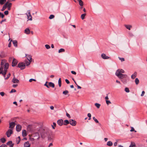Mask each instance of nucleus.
I'll use <instances>...</instances> for the list:
<instances>
[{"label":"nucleus","mask_w":147,"mask_h":147,"mask_svg":"<svg viewBox=\"0 0 147 147\" xmlns=\"http://www.w3.org/2000/svg\"><path fill=\"white\" fill-rule=\"evenodd\" d=\"M106 102L107 105H109V104L111 103V102L108 100H106Z\"/></svg>","instance_id":"obj_51"},{"label":"nucleus","mask_w":147,"mask_h":147,"mask_svg":"<svg viewBox=\"0 0 147 147\" xmlns=\"http://www.w3.org/2000/svg\"><path fill=\"white\" fill-rule=\"evenodd\" d=\"M57 123L58 125L61 126L63 124V120L60 119L58 120L57 121Z\"/></svg>","instance_id":"obj_16"},{"label":"nucleus","mask_w":147,"mask_h":147,"mask_svg":"<svg viewBox=\"0 0 147 147\" xmlns=\"http://www.w3.org/2000/svg\"><path fill=\"white\" fill-rule=\"evenodd\" d=\"M49 86L50 87H52L53 88H54L55 87L54 84L52 82H49Z\"/></svg>","instance_id":"obj_24"},{"label":"nucleus","mask_w":147,"mask_h":147,"mask_svg":"<svg viewBox=\"0 0 147 147\" xmlns=\"http://www.w3.org/2000/svg\"><path fill=\"white\" fill-rule=\"evenodd\" d=\"M55 17V16L53 15H51L49 17V18L50 19H51Z\"/></svg>","instance_id":"obj_40"},{"label":"nucleus","mask_w":147,"mask_h":147,"mask_svg":"<svg viewBox=\"0 0 147 147\" xmlns=\"http://www.w3.org/2000/svg\"><path fill=\"white\" fill-rule=\"evenodd\" d=\"M69 123H70L69 121L68 120H65L64 121L63 124L64 125H67L68 124H69Z\"/></svg>","instance_id":"obj_25"},{"label":"nucleus","mask_w":147,"mask_h":147,"mask_svg":"<svg viewBox=\"0 0 147 147\" xmlns=\"http://www.w3.org/2000/svg\"><path fill=\"white\" fill-rule=\"evenodd\" d=\"M93 119L96 123H99L98 121L94 117H93Z\"/></svg>","instance_id":"obj_44"},{"label":"nucleus","mask_w":147,"mask_h":147,"mask_svg":"<svg viewBox=\"0 0 147 147\" xmlns=\"http://www.w3.org/2000/svg\"><path fill=\"white\" fill-rule=\"evenodd\" d=\"M12 82L13 83H19V81L17 78H15L14 76L12 80Z\"/></svg>","instance_id":"obj_13"},{"label":"nucleus","mask_w":147,"mask_h":147,"mask_svg":"<svg viewBox=\"0 0 147 147\" xmlns=\"http://www.w3.org/2000/svg\"><path fill=\"white\" fill-rule=\"evenodd\" d=\"M58 85L59 87L61 86V78H60L58 80Z\"/></svg>","instance_id":"obj_29"},{"label":"nucleus","mask_w":147,"mask_h":147,"mask_svg":"<svg viewBox=\"0 0 147 147\" xmlns=\"http://www.w3.org/2000/svg\"><path fill=\"white\" fill-rule=\"evenodd\" d=\"M124 84H126L129 81V78L126 74H121V76L118 77Z\"/></svg>","instance_id":"obj_2"},{"label":"nucleus","mask_w":147,"mask_h":147,"mask_svg":"<svg viewBox=\"0 0 147 147\" xmlns=\"http://www.w3.org/2000/svg\"><path fill=\"white\" fill-rule=\"evenodd\" d=\"M6 0H0V4L2 5L6 2Z\"/></svg>","instance_id":"obj_31"},{"label":"nucleus","mask_w":147,"mask_h":147,"mask_svg":"<svg viewBox=\"0 0 147 147\" xmlns=\"http://www.w3.org/2000/svg\"><path fill=\"white\" fill-rule=\"evenodd\" d=\"M69 92L67 90H65L63 92V93L65 95H66L67 93H68Z\"/></svg>","instance_id":"obj_38"},{"label":"nucleus","mask_w":147,"mask_h":147,"mask_svg":"<svg viewBox=\"0 0 147 147\" xmlns=\"http://www.w3.org/2000/svg\"><path fill=\"white\" fill-rule=\"evenodd\" d=\"M27 135V134L26 132V131L25 130H23L22 131V136L23 137H25Z\"/></svg>","instance_id":"obj_22"},{"label":"nucleus","mask_w":147,"mask_h":147,"mask_svg":"<svg viewBox=\"0 0 147 147\" xmlns=\"http://www.w3.org/2000/svg\"><path fill=\"white\" fill-rule=\"evenodd\" d=\"M26 56H27V58L28 61H32V56L30 55L26 54Z\"/></svg>","instance_id":"obj_20"},{"label":"nucleus","mask_w":147,"mask_h":147,"mask_svg":"<svg viewBox=\"0 0 147 147\" xmlns=\"http://www.w3.org/2000/svg\"><path fill=\"white\" fill-rule=\"evenodd\" d=\"M101 57L102 58L104 59H108L110 58L109 57L107 56L104 53H102L101 54Z\"/></svg>","instance_id":"obj_15"},{"label":"nucleus","mask_w":147,"mask_h":147,"mask_svg":"<svg viewBox=\"0 0 147 147\" xmlns=\"http://www.w3.org/2000/svg\"><path fill=\"white\" fill-rule=\"evenodd\" d=\"M22 128V127L21 125L18 124L16 125V129L17 131L19 132L21 130Z\"/></svg>","instance_id":"obj_11"},{"label":"nucleus","mask_w":147,"mask_h":147,"mask_svg":"<svg viewBox=\"0 0 147 147\" xmlns=\"http://www.w3.org/2000/svg\"><path fill=\"white\" fill-rule=\"evenodd\" d=\"M69 123L72 126H74L76 125V121L72 119H70L69 120Z\"/></svg>","instance_id":"obj_8"},{"label":"nucleus","mask_w":147,"mask_h":147,"mask_svg":"<svg viewBox=\"0 0 147 147\" xmlns=\"http://www.w3.org/2000/svg\"><path fill=\"white\" fill-rule=\"evenodd\" d=\"M13 131L11 129H9L6 133V135H7V137H9L11 135L13 134Z\"/></svg>","instance_id":"obj_6"},{"label":"nucleus","mask_w":147,"mask_h":147,"mask_svg":"<svg viewBox=\"0 0 147 147\" xmlns=\"http://www.w3.org/2000/svg\"><path fill=\"white\" fill-rule=\"evenodd\" d=\"M32 81H36V80L35 79H30L29 80V82H31Z\"/></svg>","instance_id":"obj_49"},{"label":"nucleus","mask_w":147,"mask_h":147,"mask_svg":"<svg viewBox=\"0 0 147 147\" xmlns=\"http://www.w3.org/2000/svg\"><path fill=\"white\" fill-rule=\"evenodd\" d=\"M25 33L27 34H28L30 33V30L28 28H26L25 29Z\"/></svg>","instance_id":"obj_26"},{"label":"nucleus","mask_w":147,"mask_h":147,"mask_svg":"<svg viewBox=\"0 0 147 147\" xmlns=\"http://www.w3.org/2000/svg\"><path fill=\"white\" fill-rule=\"evenodd\" d=\"M95 105L97 107V108H99L100 106V105L98 103H95Z\"/></svg>","instance_id":"obj_36"},{"label":"nucleus","mask_w":147,"mask_h":147,"mask_svg":"<svg viewBox=\"0 0 147 147\" xmlns=\"http://www.w3.org/2000/svg\"><path fill=\"white\" fill-rule=\"evenodd\" d=\"M0 95L3 96L4 95L5 93L3 92H0Z\"/></svg>","instance_id":"obj_53"},{"label":"nucleus","mask_w":147,"mask_h":147,"mask_svg":"<svg viewBox=\"0 0 147 147\" xmlns=\"http://www.w3.org/2000/svg\"><path fill=\"white\" fill-rule=\"evenodd\" d=\"M7 145L9 146V147H13V146L14 145V144L12 143V142L11 141H9L7 144Z\"/></svg>","instance_id":"obj_12"},{"label":"nucleus","mask_w":147,"mask_h":147,"mask_svg":"<svg viewBox=\"0 0 147 147\" xmlns=\"http://www.w3.org/2000/svg\"><path fill=\"white\" fill-rule=\"evenodd\" d=\"M24 147H30V144L27 141L24 143Z\"/></svg>","instance_id":"obj_18"},{"label":"nucleus","mask_w":147,"mask_h":147,"mask_svg":"<svg viewBox=\"0 0 147 147\" xmlns=\"http://www.w3.org/2000/svg\"><path fill=\"white\" fill-rule=\"evenodd\" d=\"M18 86V85L17 84H13L12 85L13 87L15 88H16V87H17Z\"/></svg>","instance_id":"obj_60"},{"label":"nucleus","mask_w":147,"mask_h":147,"mask_svg":"<svg viewBox=\"0 0 147 147\" xmlns=\"http://www.w3.org/2000/svg\"><path fill=\"white\" fill-rule=\"evenodd\" d=\"M16 141H17V144H18L20 141V139L19 140H18V139H16Z\"/></svg>","instance_id":"obj_58"},{"label":"nucleus","mask_w":147,"mask_h":147,"mask_svg":"<svg viewBox=\"0 0 147 147\" xmlns=\"http://www.w3.org/2000/svg\"><path fill=\"white\" fill-rule=\"evenodd\" d=\"M145 92L144 91H143L142 92V93L141 95V96H144V94H145Z\"/></svg>","instance_id":"obj_56"},{"label":"nucleus","mask_w":147,"mask_h":147,"mask_svg":"<svg viewBox=\"0 0 147 147\" xmlns=\"http://www.w3.org/2000/svg\"><path fill=\"white\" fill-rule=\"evenodd\" d=\"M87 116L89 118H91V115L90 113H88L87 114Z\"/></svg>","instance_id":"obj_63"},{"label":"nucleus","mask_w":147,"mask_h":147,"mask_svg":"<svg viewBox=\"0 0 147 147\" xmlns=\"http://www.w3.org/2000/svg\"><path fill=\"white\" fill-rule=\"evenodd\" d=\"M118 140H116V142L114 143V146H117V142H118Z\"/></svg>","instance_id":"obj_52"},{"label":"nucleus","mask_w":147,"mask_h":147,"mask_svg":"<svg viewBox=\"0 0 147 147\" xmlns=\"http://www.w3.org/2000/svg\"><path fill=\"white\" fill-rule=\"evenodd\" d=\"M65 51V50L64 49L61 48L59 50L58 52L59 53H60L61 52H64Z\"/></svg>","instance_id":"obj_37"},{"label":"nucleus","mask_w":147,"mask_h":147,"mask_svg":"<svg viewBox=\"0 0 147 147\" xmlns=\"http://www.w3.org/2000/svg\"><path fill=\"white\" fill-rule=\"evenodd\" d=\"M43 132L42 133H41V137L42 138H44L47 135V133L46 131H45L44 130H42Z\"/></svg>","instance_id":"obj_9"},{"label":"nucleus","mask_w":147,"mask_h":147,"mask_svg":"<svg viewBox=\"0 0 147 147\" xmlns=\"http://www.w3.org/2000/svg\"><path fill=\"white\" fill-rule=\"evenodd\" d=\"M125 27L129 30H130L131 28H132V26L131 25H125Z\"/></svg>","instance_id":"obj_27"},{"label":"nucleus","mask_w":147,"mask_h":147,"mask_svg":"<svg viewBox=\"0 0 147 147\" xmlns=\"http://www.w3.org/2000/svg\"><path fill=\"white\" fill-rule=\"evenodd\" d=\"M125 91L127 92H129V90L128 88H125Z\"/></svg>","instance_id":"obj_42"},{"label":"nucleus","mask_w":147,"mask_h":147,"mask_svg":"<svg viewBox=\"0 0 147 147\" xmlns=\"http://www.w3.org/2000/svg\"><path fill=\"white\" fill-rule=\"evenodd\" d=\"M137 73L136 72H135L134 73L131 75V77L132 79H134L135 77L137 76Z\"/></svg>","instance_id":"obj_21"},{"label":"nucleus","mask_w":147,"mask_h":147,"mask_svg":"<svg viewBox=\"0 0 147 147\" xmlns=\"http://www.w3.org/2000/svg\"><path fill=\"white\" fill-rule=\"evenodd\" d=\"M124 70L122 69H118L115 72V75L117 77H119L121 76V74H123L122 73H124Z\"/></svg>","instance_id":"obj_3"},{"label":"nucleus","mask_w":147,"mask_h":147,"mask_svg":"<svg viewBox=\"0 0 147 147\" xmlns=\"http://www.w3.org/2000/svg\"><path fill=\"white\" fill-rule=\"evenodd\" d=\"M54 138V135L52 134L51 135L49 136L48 137V139L49 140L51 141Z\"/></svg>","instance_id":"obj_19"},{"label":"nucleus","mask_w":147,"mask_h":147,"mask_svg":"<svg viewBox=\"0 0 147 147\" xmlns=\"http://www.w3.org/2000/svg\"><path fill=\"white\" fill-rule=\"evenodd\" d=\"M113 145V143L111 141H108L107 143V145L109 146H111Z\"/></svg>","instance_id":"obj_30"},{"label":"nucleus","mask_w":147,"mask_h":147,"mask_svg":"<svg viewBox=\"0 0 147 147\" xmlns=\"http://www.w3.org/2000/svg\"><path fill=\"white\" fill-rule=\"evenodd\" d=\"M11 3H8L7 5V7H11Z\"/></svg>","instance_id":"obj_55"},{"label":"nucleus","mask_w":147,"mask_h":147,"mask_svg":"<svg viewBox=\"0 0 147 147\" xmlns=\"http://www.w3.org/2000/svg\"><path fill=\"white\" fill-rule=\"evenodd\" d=\"M65 81L66 82L67 84H69L70 83L69 81L68 80H67V79H66L65 80Z\"/></svg>","instance_id":"obj_59"},{"label":"nucleus","mask_w":147,"mask_h":147,"mask_svg":"<svg viewBox=\"0 0 147 147\" xmlns=\"http://www.w3.org/2000/svg\"><path fill=\"white\" fill-rule=\"evenodd\" d=\"M118 58L119 59L121 60V61L122 62L124 61H125V59L124 58H121L119 57Z\"/></svg>","instance_id":"obj_48"},{"label":"nucleus","mask_w":147,"mask_h":147,"mask_svg":"<svg viewBox=\"0 0 147 147\" xmlns=\"http://www.w3.org/2000/svg\"><path fill=\"white\" fill-rule=\"evenodd\" d=\"M136 145L134 143L131 142L129 147H136Z\"/></svg>","instance_id":"obj_33"},{"label":"nucleus","mask_w":147,"mask_h":147,"mask_svg":"<svg viewBox=\"0 0 147 147\" xmlns=\"http://www.w3.org/2000/svg\"><path fill=\"white\" fill-rule=\"evenodd\" d=\"M48 83L47 82H46V83L45 84L44 86H46V87L48 88H49V85H48L47 84V83Z\"/></svg>","instance_id":"obj_47"},{"label":"nucleus","mask_w":147,"mask_h":147,"mask_svg":"<svg viewBox=\"0 0 147 147\" xmlns=\"http://www.w3.org/2000/svg\"><path fill=\"white\" fill-rule=\"evenodd\" d=\"M130 131L131 132H132V131H134L135 132H136V131H135V129H134V127H131V129L130 130Z\"/></svg>","instance_id":"obj_50"},{"label":"nucleus","mask_w":147,"mask_h":147,"mask_svg":"<svg viewBox=\"0 0 147 147\" xmlns=\"http://www.w3.org/2000/svg\"><path fill=\"white\" fill-rule=\"evenodd\" d=\"M0 147H7V145L5 144H3L0 146Z\"/></svg>","instance_id":"obj_57"},{"label":"nucleus","mask_w":147,"mask_h":147,"mask_svg":"<svg viewBox=\"0 0 147 147\" xmlns=\"http://www.w3.org/2000/svg\"><path fill=\"white\" fill-rule=\"evenodd\" d=\"M9 67V63H6V61L5 60H2L0 67V74H2L4 77H5V75L7 73V70Z\"/></svg>","instance_id":"obj_1"},{"label":"nucleus","mask_w":147,"mask_h":147,"mask_svg":"<svg viewBox=\"0 0 147 147\" xmlns=\"http://www.w3.org/2000/svg\"><path fill=\"white\" fill-rule=\"evenodd\" d=\"M8 3V2H7L6 3H5L4 5H3V7H2L1 11H3L7 7V4Z\"/></svg>","instance_id":"obj_23"},{"label":"nucleus","mask_w":147,"mask_h":147,"mask_svg":"<svg viewBox=\"0 0 147 147\" xmlns=\"http://www.w3.org/2000/svg\"><path fill=\"white\" fill-rule=\"evenodd\" d=\"M9 128L11 129H13L15 125V123L14 122H11L9 124Z\"/></svg>","instance_id":"obj_10"},{"label":"nucleus","mask_w":147,"mask_h":147,"mask_svg":"<svg viewBox=\"0 0 147 147\" xmlns=\"http://www.w3.org/2000/svg\"><path fill=\"white\" fill-rule=\"evenodd\" d=\"M12 41L14 46L15 47H17L18 46V42L16 40H11V42Z\"/></svg>","instance_id":"obj_17"},{"label":"nucleus","mask_w":147,"mask_h":147,"mask_svg":"<svg viewBox=\"0 0 147 147\" xmlns=\"http://www.w3.org/2000/svg\"><path fill=\"white\" fill-rule=\"evenodd\" d=\"M71 72L73 74L76 75V72L74 71H71Z\"/></svg>","instance_id":"obj_61"},{"label":"nucleus","mask_w":147,"mask_h":147,"mask_svg":"<svg viewBox=\"0 0 147 147\" xmlns=\"http://www.w3.org/2000/svg\"><path fill=\"white\" fill-rule=\"evenodd\" d=\"M17 67L20 68L21 70H23L25 68V64L23 62L19 63L18 64Z\"/></svg>","instance_id":"obj_4"},{"label":"nucleus","mask_w":147,"mask_h":147,"mask_svg":"<svg viewBox=\"0 0 147 147\" xmlns=\"http://www.w3.org/2000/svg\"><path fill=\"white\" fill-rule=\"evenodd\" d=\"M86 15V14L85 13L82 14L81 16V18L82 20L84 19Z\"/></svg>","instance_id":"obj_34"},{"label":"nucleus","mask_w":147,"mask_h":147,"mask_svg":"<svg viewBox=\"0 0 147 147\" xmlns=\"http://www.w3.org/2000/svg\"><path fill=\"white\" fill-rule=\"evenodd\" d=\"M66 115L67 116V117H68L69 118H70L71 117L70 115L68 113H66Z\"/></svg>","instance_id":"obj_64"},{"label":"nucleus","mask_w":147,"mask_h":147,"mask_svg":"<svg viewBox=\"0 0 147 147\" xmlns=\"http://www.w3.org/2000/svg\"><path fill=\"white\" fill-rule=\"evenodd\" d=\"M9 12L8 11H4V13L5 15H7L8 14Z\"/></svg>","instance_id":"obj_54"},{"label":"nucleus","mask_w":147,"mask_h":147,"mask_svg":"<svg viewBox=\"0 0 147 147\" xmlns=\"http://www.w3.org/2000/svg\"><path fill=\"white\" fill-rule=\"evenodd\" d=\"M129 36H132L134 35L131 32H129Z\"/></svg>","instance_id":"obj_62"},{"label":"nucleus","mask_w":147,"mask_h":147,"mask_svg":"<svg viewBox=\"0 0 147 147\" xmlns=\"http://www.w3.org/2000/svg\"><path fill=\"white\" fill-rule=\"evenodd\" d=\"M0 140L3 143H5L6 141V139L4 138H1Z\"/></svg>","instance_id":"obj_39"},{"label":"nucleus","mask_w":147,"mask_h":147,"mask_svg":"<svg viewBox=\"0 0 147 147\" xmlns=\"http://www.w3.org/2000/svg\"><path fill=\"white\" fill-rule=\"evenodd\" d=\"M16 92V90L14 89H12L10 91V93H11L13 92Z\"/></svg>","instance_id":"obj_46"},{"label":"nucleus","mask_w":147,"mask_h":147,"mask_svg":"<svg viewBox=\"0 0 147 147\" xmlns=\"http://www.w3.org/2000/svg\"><path fill=\"white\" fill-rule=\"evenodd\" d=\"M33 136L36 139H38L40 138V136L38 132H36L34 134Z\"/></svg>","instance_id":"obj_14"},{"label":"nucleus","mask_w":147,"mask_h":147,"mask_svg":"<svg viewBox=\"0 0 147 147\" xmlns=\"http://www.w3.org/2000/svg\"><path fill=\"white\" fill-rule=\"evenodd\" d=\"M27 17V19L28 20L32 21V17L30 13V10H28L27 11V13H26Z\"/></svg>","instance_id":"obj_5"},{"label":"nucleus","mask_w":147,"mask_h":147,"mask_svg":"<svg viewBox=\"0 0 147 147\" xmlns=\"http://www.w3.org/2000/svg\"><path fill=\"white\" fill-rule=\"evenodd\" d=\"M18 63V61L15 58H13L12 62V66L13 67L16 66V65Z\"/></svg>","instance_id":"obj_7"},{"label":"nucleus","mask_w":147,"mask_h":147,"mask_svg":"<svg viewBox=\"0 0 147 147\" xmlns=\"http://www.w3.org/2000/svg\"><path fill=\"white\" fill-rule=\"evenodd\" d=\"M53 125H52V127L53 129H55V127L56 126V123H55L53 122Z\"/></svg>","instance_id":"obj_45"},{"label":"nucleus","mask_w":147,"mask_h":147,"mask_svg":"<svg viewBox=\"0 0 147 147\" xmlns=\"http://www.w3.org/2000/svg\"><path fill=\"white\" fill-rule=\"evenodd\" d=\"M45 47L47 49H49L50 48V46L47 44L45 45Z\"/></svg>","instance_id":"obj_41"},{"label":"nucleus","mask_w":147,"mask_h":147,"mask_svg":"<svg viewBox=\"0 0 147 147\" xmlns=\"http://www.w3.org/2000/svg\"><path fill=\"white\" fill-rule=\"evenodd\" d=\"M79 2V4L80 6H83V2L82 0H77Z\"/></svg>","instance_id":"obj_28"},{"label":"nucleus","mask_w":147,"mask_h":147,"mask_svg":"<svg viewBox=\"0 0 147 147\" xmlns=\"http://www.w3.org/2000/svg\"><path fill=\"white\" fill-rule=\"evenodd\" d=\"M11 75V74L10 73H9L8 74H7V77L6 78H5V77H4L5 78V80L8 79L10 76Z\"/></svg>","instance_id":"obj_43"},{"label":"nucleus","mask_w":147,"mask_h":147,"mask_svg":"<svg viewBox=\"0 0 147 147\" xmlns=\"http://www.w3.org/2000/svg\"><path fill=\"white\" fill-rule=\"evenodd\" d=\"M135 82L136 84H138L139 82V79L138 78H136L135 80Z\"/></svg>","instance_id":"obj_35"},{"label":"nucleus","mask_w":147,"mask_h":147,"mask_svg":"<svg viewBox=\"0 0 147 147\" xmlns=\"http://www.w3.org/2000/svg\"><path fill=\"white\" fill-rule=\"evenodd\" d=\"M32 61H25V63H26V66H28L30 64V62H31Z\"/></svg>","instance_id":"obj_32"}]
</instances>
